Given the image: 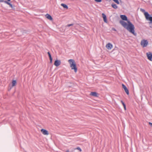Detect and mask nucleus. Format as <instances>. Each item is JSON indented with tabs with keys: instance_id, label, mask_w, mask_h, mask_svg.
<instances>
[{
	"instance_id": "393cba45",
	"label": "nucleus",
	"mask_w": 152,
	"mask_h": 152,
	"mask_svg": "<svg viewBox=\"0 0 152 152\" xmlns=\"http://www.w3.org/2000/svg\"><path fill=\"white\" fill-rule=\"evenodd\" d=\"M121 102L122 103L123 106L124 107L125 106H126L125 104L124 103V102H123L122 101H121Z\"/></svg>"
},
{
	"instance_id": "4be33fe9",
	"label": "nucleus",
	"mask_w": 152,
	"mask_h": 152,
	"mask_svg": "<svg viewBox=\"0 0 152 152\" xmlns=\"http://www.w3.org/2000/svg\"><path fill=\"white\" fill-rule=\"evenodd\" d=\"M95 1L97 2H100L102 1V0H94Z\"/></svg>"
},
{
	"instance_id": "20e7f679",
	"label": "nucleus",
	"mask_w": 152,
	"mask_h": 152,
	"mask_svg": "<svg viewBox=\"0 0 152 152\" xmlns=\"http://www.w3.org/2000/svg\"><path fill=\"white\" fill-rule=\"evenodd\" d=\"M148 44V42L147 40L142 39L140 42V45L142 48L146 47Z\"/></svg>"
},
{
	"instance_id": "7c9ffc66",
	"label": "nucleus",
	"mask_w": 152,
	"mask_h": 152,
	"mask_svg": "<svg viewBox=\"0 0 152 152\" xmlns=\"http://www.w3.org/2000/svg\"><path fill=\"white\" fill-rule=\"evenodd\" d=\"M67 152H69V151L68 150H67Z\"/></svg>"
},
{
	"instance_id": "dca6fc26",
	"label": "nucleus",
	"mask_w": 152,
	"mask_h": 152,
	"mask_svg": "<svg viewBox=\"0 0 152 152\" xmlns=\"http://www.w3.org/2000/svg\"><path fill=\"white\" fill-rule=\"evenodd\" d=\"M16 81L15 80H14L12 81V86H14L16 84Z\"/></svg>"
},
{
	"instance_id": "c85d7f7f",
	"label": "nucleus",
	"mask_w": 152,
	"mask_h": 152,
	"mask_svg": "<svg viewBox=\"0 0 152 152\" xmlns=\"http://www.w3.org/2000/svg\"><path fill=\"white\" fill-rule=\"evenodd\" d=\"M124 107V108L125 110H126V106H125Z\"/></svg>"
},
{
	"instance_id": "cd10ccee",
	"label": "nucleus",
	"mask_w": 152,
	"mask_h": 152,
	"mask_svg": "<svg viewBox=\"0 0 152 152\" xmlns=\"http://www.w3.org/2000/svg\"><path fill=\"white\" fill-rule=\"evenodd\" d=\"M112 29L114 31H116V29L114 28H112Z\"/></svg>"
},
{
	"instance_id": "1a4fd4ad",
	"label": "nucleus",
	"mask_w": 152,
	"mask_h": 152,
	"mask_svg": "<svg viewBox=\"0 0 152 152\" xmlns=\"http://www.w3.org/2000/svg\"><path fill=\"white\" fill-rule=\"evenodd\" d=\"M90 95L96 97H98L99 96V94L96 92H91L90 94Z\"/></svg>"
},
{
	"instance_id": "5701e85b",
	"label": "nucleus",
	"mask_w": 152,
	"mask_h": 152,
	"mask_svg": "<svg viewBox=\"0 0 152 152\" xmlns=\"http://www.w3.org/2000/svg\"><path fill=\"white\" fill-rule=\"evenodd\" d=\"M74 25V24L73 23H72V24H68V25H67V26L68 27H70L71 26H73Z\"/></svg>"
},
{
	"instance_id": "39448f33",
	"label": "nucleus",
	"mask_w": 152,
	"mask_h": 152,
	"mask_svg": "<svg viewBox=\"0 0 152 152\" xmlns=\"http://www.w3.org/2000/svg\"><path fill=\"white\" fill-rule=\"evenodd\" d=\"M105 47L108 50H110L113 48V45L111 43H109L106 45Z\"/></svg>"
},
{
	"instance_id": "c756f323",
	"label": "nucleus",
	"mask_w": 152,
	"mask_h": 152,
	"mask_svg": "<svg viewBox=\"0 0 152 152\" xmlns=\"http://www.w3.org/2000/svg\"><path fill=\"white\" fill-rule=\"evenodd\" d=\"M7 1H10V0H7Z\"/></svg>"
},
{
	"instance_id": "7ed1b4c3",
	"label": "nucleus",
	"mask_w": 152,
	"mask_h": 152,
	"mask_svg": "<svg viewBox=\"0 0 152 152\" xmlns=\"http://www.w3.org/2000/svg\"><path fill=\"white\" fill-rule=\"evenodd\" d=\"M140 11L144 13V15L147 20H149L150 21H152V17L150 16V15L148 12H145V10L142 9H141Z\"/></svg>"
},
{
	"instance_id": "bb28decb",
	"label": "nucleus",
	"mask_w": 152,
	"mask_h": 152,
	"mask_svg": "<svg viewBox=\"0 0 152 152\" xmlns=\"http://www.w3.org/2000/svg\"><path fill=\"white\" fill-rule=\"evenodd\" d=\"M149 125L152 127V123H151V122H149Z\"/></svg>"
},
{
	"instance_id": "a878e982",
	"label": "nucleus",
	"mask_w": 152,
	"mask_h": 152,
	"mask_svg": "<svg viewBox=\"0 0 152 152\" xmlns=\"http://www.w3.org/2000/svg\"><path fill=\"white\" fill-rule=\"evenodd\" d=\"M5 1L4 0H0V2H4L5 3Z\"/></svg>"
},
{
	"instance_id": "f257e3e1",
	"label": "nucleus",
	"mask_w": 152,
	"mask_h": 152,
	"mask_svg": "<svg viewBox=\"0 0 152 152\" xmlns=\"http://www.w3.org/2000/svg\"><path fill=\"white\" fill-rule=\"evenodd\" d=\"M121 18L123 20L127 21V23L121 20L120 21V24L126 29L130 33L134 35H136V33H135L134 26L129 20H127V17L124 15H120Z\"/></svg>"
},
{
	"instance_id": "f8f14e48",
	"label": "nucleus",
	"mask_w": 152,
	"mask_h": 152,
	"mask_svg": "<svg viewBox=\"0 0 152 152\" xmlns=\"http://www.w3.org/2000/svg\"><path fill=\"white\" fill-rule=\"evenodd\" d=\"M67 86L69 88H72L74 86V84L73 83L69 82Z\"/></svg>"
},
{
	"instance_id": "4468645a",
	"label": "nucleus",
	"mask_w": 152,
	"mask_h": 152,
	"mask_svg": "<svg viewBox=\"0 0 152 152\" xmlns=\"http://www.w3.org/2000/svg\"><path fill=\"white\" fill-rule=\"evenodd\" d=\"M111 6H112V7L114 9H116L118 8V6L115 4H112Z\"/></svg>"
},
{
	"instance_id": "2eb2a0df",
	"label": "nucleus",
	"mask_w": 152,
	"mask_h": 152,
	"mask_svg": "<svg viewBox=\"0 0 152 152\" xmlns=\"http://www.w3.org/2000/svg\"><path fill=\"white\" fill-rule=\"evenodd\" d=\"M5 3L9 5L11 7H12V4H11L10 3L7 1H5Z\"/></svg>"
},
{
	"instance_id": "b1692460",
	"label": "nucleus",
	"mask_w": 152,
	"mask_h": 152,
	"mask_svg": "<svg viewBox=\"0 0 152 152\" xmlns=\"http://www.w3.org/2000/svg\"><path fill=\"white\" fill-rule=\"evenodd\" d=\"M149 24L150 25V27L152 28V21H151L149 23Z\"/></svg>"
},
{
	"instance_id": "aec40b11",
	"label": "nucleus",
	"mask_w": 152,
	"mask_h": 152,
	"mask_svg": "<svg viewBox=\"0 0 152 152\" xmlns=\"http://www.w3.org/2000/svg\"><path fill=\"white\" fill-rule=\"evenodd\" d=\"M113 1L117 3V4H119V2L118 0H113Z\"/></svg>"
},
{
	"instance_id": "423d86ee",
	"label": "nucleus",
	"mask_w": 152,
	"mask_h": 152,
	"mask_svg": "<svg viewBox=\"0 0 152 152\" xmlns=\"http://www.w3.org/2000/svg\"><path fill=\"white\" fill-rule=\"evenodd\" d=\"M146 56L148 59L151 61H152V54L151 53L149 52L146 53Z\"/></svg>"
},
{
	"instance_id": "6ab92c4d",
	"label": "nucleus",
	"mask_w": 152,
	"mask_h": 152,
	"mask_svg": "<svg viewBox=\"0 0 152 152\" xmlns=\"http://www.w3.org/2000/svg\"><path fill=\"white\" fill-rule=\"evenodd\" d=\"M75 149H77L80 152H81L82 151V150L79 147H77Z\"/></svg>"
},
{
	"instance_id": "f03ea898",
	"label": "nucleus",
	"mask_w": 152,
	"mask_h": 152,
	"mask_svg": "<svg viewBox=\"0 0 152 152\" xmlns=\"http://www.w3.org/2000/svg\"><path fill=\"white\" fill-rule=\"evenodd\" d=\"M69 66L72 70H73L74 72L77 73V69L76 66V62L75 60L72 59H70L68 61Z\"/></svg>"
},
{
	"instance_id": "9b49d317",
	"label": "nucleus",
	"mask_w": 152,
	"mask_h": 152,
	"mask_svg": "<svg viewBox=\"0 0 152 152\" xmlns=\"http://www.w3.org/2000/svg\"><path fill=\"white\" fill-rule=\"evenodd\" d=\"M45 17L47 18L50 20H52L53 19V18L50 15L48 14H47L45 15Z\"/></svg>"
},
{
	"instance_id": "0eeeda50",
	"label": "nucleus",
	"mask_w": 152,
	"mask_h": 152,
	"mask_svg": "<svg viewBox=\"0 0 152 152\" xmlns=\"http://www.w3.org/2000/svg\"><path fill=\"white\" fill-rule=\"evenodd\" d=\"M41 132L44 135H48L49 134L48 131L44 129H42Z\"/></svg>"
},
{
	"instance_id": "6e6552de",
	"label": "nucleus",
	"mask_w": 152,
	"mask_h": 152,
	"mask_svg": "<svg viewBox=\"0 0 152 152\" xmlns=\"http://www.w3.org/2000/svg\"><path fill=\"white\" fill-rule=\"evenodd\" d=\"M61 64V62L60 60H56L54 62V64L56 66H58Z\"/></svg>"
},
{
	"instance_id": "412c9836",
	"label": "nucleus",
	"mask_w": 152,
	"mask_h": 152,
	"mask_svg": "<svg viewBox=\"0 0 152 152\" xmlns=\"http://www.w3.org/2000/svg\"><path fill=\"white\" fill-rule=\"evenodd\" d=\"M122 87H123V88H124V89L127 88L126 86L125 85H124V84H122Z\"/></svg>"
},
{
	"instance_id": "f3484780",
	"label": "nucleus",
	"mask_w": 152,
	"mask_h": 152,
	"mask_svg": "<svg viewBox=\"0 0 152 152\" xmlns=\"http://www.w3.org/2000/svg\"><path fill=\"white\" fill-rule=\"evenodd\" d=\"M124 91H125V92L126 93V94L128 95L129 94V91L128 90V89L127 88H126L124 89Z\"/></svg>"
},
{
	"instance_id": "9d476101",
	"label": "nucleus",
	"mask_w": 152,
	"mask_h": 152,
	"mask_svg": "<svg viewBox=\"0 0 152 152\" xmlns=\"http://www.w3.org/2000/svg\"><path fill=\"white\" fill-rule=\"evenodd\" d=\"M102 15L103 18V20L104 22L106 23H107V19L106 15L103 13H102Z\"/></svg>"
},
{
	"instance_id": "ddd939ff",
	"label": "nucleus",
	"mask_w": 152,
	"mask_h": 152,
	"mask_svg": "<svg viewBox=\"0 0 152 152\" xmlns=\"http://www.w3.org/2000/svg\"><path fill=\"white\" fill-rule=\"evenodd\" d=\"M48 56H49V58H50V63H52V60H53V59L52 58V57H51V55L50 53L49 52H48Z\"/></svg>"
},
{
	"instance_id": "a211bd4d",
	"label": "nucleus",
	"mask_w": 152,
	"mask_h": 152,
	"mask_svg": "<svg viewBox=\"0 0 152 152\" xmlns=\"http://www.w3.org/2000/svg\"><path fill=\"white\" fill-rule=\"evenodd\" d=\"M61 6L64 7V8H66V5L64 4H61Z\"/></svg>"
}]
</instances>
